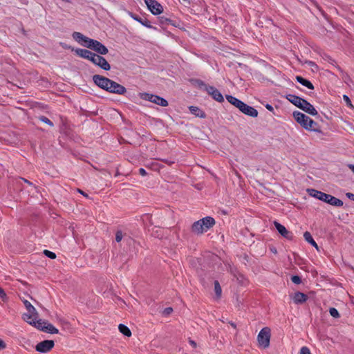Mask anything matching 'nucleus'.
Segmentation results:
<instances>
[{
  "label": "nucleus",
  "instance_id": "nucleus-1",
  "mask_svg": "<svg viewBox=\"0 0 354 354\" xmlns=\"http://www.w3.org/2000/svg\"><path fill=\"white\" fill-rule=\"evenodd\" d=\"M94 84L99 88L111 93L124 95L127 88L115 81L100 75H94L92 77Z\"/></svg>",
  "mask_w": 354,
  "mask_h": 354
},
{
  "label": "nucleus",
  "instance_id": "nucleus-2",
  "mask_svg": "<svg viewBox=\"0 0 354 354\" xmlns=\"http://www.w3.org/2000/svg\"><path fill=\"white\" fill-rule=\"evenodd\" d=\"M308 192L310 196L324 201L328 204L335 207H341L343 205V201L330 194L324 193L315 189H308Z\"/></svg>",
  "mask_w": 354,
  "mask_h": 354
},
{
  "label": "nucleus",
  "instance_id": "nucleus-3",
  "mask_svg": "<svg viewBox=\"0 0 354 354\" xmlns=\"http://www.w3.org/2000/svg\"><path fill=\"white\" fill-rule=\"evenodd\" d=\"M72 37L76 41H77L82 46L91 50H93V46H95L97 41V40L86 37L85 35L79 32H74L72 34Z\"/></svg>",
  "mask_w": 354,
  "mask_h": 354
},
{
  "label": "nucleus",
  "instance_id": "nucleus-4",
  "mask_svg": "<svg viewBox=\"0 0 354 354\" xmlns=\"http://www.w3.org/2000/svg\"><path fill=\"white\" fill-rule=\"evenodd\" d=\"M140 97L141 99H142L144 100H147V101L153 102V103L156 104L161 106H168V102L165 98H163L159 95H153V94H151V93H142L140 94Z\"/></svg>",
  "mask_w": 354,
  "mask_h": 354
},
{
  "label": "nucleus",
  "instance_id": "nucleus-5",
  "mask_svg": "<svg viewBox=\"0 0 354 354\" xmlns=\"http://www.w3.org/2000/svg\"><path fill=\"white\" fill-rule=\"evenodd\" d=\"M270 329L268 327L263 328L258 334L257 340L260 346L266 348L270 345Z\"/></svg>",
  "mask_w": 354,
  "mask_h": 354
},
{
  "label": "nucleus",
  "instance_id": "nucleus-6",
  "mask_svg": "<svg viewBox=\"0 0 354 354\" xmlns=\"http://www.w3.org/2000/svg\"><path fill=\"white\" fill-rule=\"evenodd\" d=\"M145 2L149 10L153 15H158L163 12L162 6L156 0H145Z\"/></svg>",
  "mask_w": 354,
  "mask_h": 354
},
{
  "label": "nucleus",
  "instance_id": "nucleus-7",
  "mask_svg": "<svg viewBox=\"0 0 354 354\" xmlns=\"http://www.w3.org/2000/svg\"><path fill=\"white\" fill-rule=\"evenodd\" d=\"M93 64L100 67V68L104 71H109L111 69V66L106 59L100 55H97L95 53V55L92 58L91 61Z\"/></svg>",
  "mask_w": 354,
  "mask_h": 354
},
{
  "label": "nucleus",
  "instance_id": "nucleus-8",
  "mask_svg": "<svg viewBox=\"0 0 354 354\" xmlns=\"http://www.w3.org/2000/svg\"><path fill=\"white\" fill-rule=\"evenodd\" d=\"M55 346V342L53 340H44L42 342H39L35 346V350L41 353H46L49 352Z\"/></svg>",
  "mask_w": 354,
  "mask_h": 354
},
{
  "label": "nucleus",
  "instance_id": "nucleus-9",
  "mask_svg": "<svg viewBox=\"0 0 354 354\" xmlns=\"http://www.w3.org/2000/svg\"><path fill=\"white\" fill-rule=\"evenodd\" d=\"M274 225L275 226L277 232L282 236L283 238L287 239L288 240H292L294 237L293 233L292 232L288 231L285 226L279 223V222L274 221L273 222Z\"/></svg>",
  "mask_w": 354,
  "mask_h": 354
},
{
  "label": "nucleus",
  "instance_id": "nucleus-10",
  "mask_svg": "<svg viewBox=\"0 0 354 354\" xmlns=\"http://www.w3.org/2000/svg\"><path fill=\"white\" fill-rule=\"evenodd\" d=\"M292 115L297 122L300 124L303 128L306 129L308 127V120H309V117L298 111H294Z\"/></svg>",
  "mask_w": 354,
  "mask_h": 354
},
{
  "label": "nucleus",
  "instance_id": "nucleus-11",
  "mask_svg": "<svg viewBox=\"0 0 354 354\" xmlns=\"http://www.w3.org/2000/svg\"><path fill=\"white\" fill-rule=\"evenodd\" d=\"M206 92L216 101L218 102H223L224 97L222 93L214 86H209L207 88Z\"/></svg>",
  "mask_w": 354,
  "mask_h": 354
},
{
  "label": "nucleus",
  "instance_id": "nucleus-12",
  "mask_svg": "<svg viewBox=\"0 0 354 354\" xmlns=\"http://www.w3.org/2000/svg\"><path fill=\"white\" fill-rule=\"evenodd\" d=\"M72 50L75 54L82 58L91 61L92 58L95 55V53L91 50L84 48H73Z\"/></svg>",
  "mask_w": 354,
  "mask_h": 354
},
{
  "label": "nucleus",
  "instance_id": "nucleus-13",
  "mask_svg": "<svg viewBox=\"0 0 354 354\" xmlns=\"http://www.w3.org/2000/svg\"><path fill=\"white\" fill-rule=\"evenodd\" d=\"M239 111L243 114L252 118H256L258 116V111L254 107L248 105L245 102L243 104Z\"/></svg>",
  "mask_w": 354,
  "mask_h": 354
},
{
  "label": "nucleus",
  "instance_id": "nucleus-14",
  "mask_svg": "<svg viewBox=\"0 0 354 354\" xmlns=\"http://www.w3.org/2000/svg\"><path fill=\"white\" fill-rule=\"evenodd\" d=\"M299 109L313 116L318 115V112L315 107L305 99Z\"/></svg>",
  "mask_w": 354,
  "mask_h": 354
},
{
  "label": "nucleus",
  "instance_id": "nucleus-15",
  "mask_svg": "<svg viewBox=\"0 0 354 354\" xmlns=\"http://www.w3.org/2000/svg\"><path fill=\"white\" fill-rule=\"evenodd\" d=\"M130 15L135 21L139 22L142 26H144L148 28L157 30L156 27H154L152 25H151L150 21L146 17H141L138 16V15L131 13V12L130 13Z\"/></svg>",
  "mask_w": 354,
  "mask_h": 354
},
{
  "label": "nucleus",
  "instance_id": "nucleus-16",
  "mask_svg": "<svg viewBox=\"0 0 354 354\" xmlns=\"http://www.w3.org/2000/svg\"><path fill=\"white\" fill-rule=\"evenodd\" d=\"M200 221H201L202 225L204 227L205 232L212 228L216 223L215 219L211 216L204 217L200 219Z\"/></svg>",
  "mask_w": 354,
  "mask_h": 354
},
{
  "label": "nucleus",
  "instance_id": "nucleus-17",
  "mask_svg": "<svg viewBox=\"0 0 354 354\" xmlns=\"http://www.w3.org/2000/svg\"><path fill=\"white\" fill-rule=\"evenodd\" d=\"M286 99L298 108H300L302 103L304 102V99L293 94L287 95Z\"/></svg>",
  "mask_w": 354,
  "mask_h": 354
},
{
  "label": "nucleus",
  "instance_id": "nucleus-18",
  "mask_svg": "<svg viewBox=\"0 0 354 354\" xmlns=\"http://www.w3.org/2000/svg\"><path fill=\"white\" fill-rule=\"evenodd\" d=\"M97 55H103L109 53L108 48L101 42L97 40L95 46H93V50Z\"/></svg>",
  "mask_w": 354,
  "mask_h": 354
},
{
  "label": "nucleus",
  "instance_id": "nucleus-19",
  "mask_svg": "<svg viewBox=\"0 0 354 354\" xmlns=\"http://www.w3.org/2000/svg\"><path fill=\"white\" fill-rule=\"evenodd\" d=\"M192 232L196 234H203L205 232L204 227H203L201 221L200 220L195 221L191 227Z\"/></svg>",
  "mask_w": 354,
  "mask_h": 354
},
{
  "label": "nucleus",
  "instance_id": "nucleus-20",
  "mask_svg": "<svg viewBox=\"0 0 354 354\" xmlns=\"http://www.w3.org/2000/svg\"><path fill=\"white\" fill-rule=\"evenodd\" d=\"M226 100L229 103H230L232 105L234 106L235 107L238 108L239 110L242 106L243 104L244 103L243 101L239 100L238 98L231 95H225Z\"/></svg>",
  "mask_w": 354,
  "mask_h": 354
},
{
  "label": "nucleus",
  "instance_id": "nucleus-21",
  "mask_svg": "<svg viewBox=\"0 0 354 354\" xmlns=\"http://www.w3.org/2000/svg\"><path fill=\"white\" fill-rule=\"evenodd\" d=\"M294 303L297 304H301L304 303L308 299V296L301 292H297L295 293L292 298Z\"/></svg>",
  "mask_w": 354,
  "mask_h": 354
},
{
  "label": "nucleus",
  "instance_id": "nucleus-22",
  "mask_svg": "<svg viewBox=\"0 0 354 354\" xmlns=\"http://www.w3.org/2000/svg\"><path fill=\"white\" fill-rule=\"evenodd\" d=\"M295 79L297 82H299L301 85L307 87L308 88H309L310 90H313L315 88L312 82L310 81H309L308 80L305 79L304 77L299 76V75L296 76Z\"/></svg>",
  "mask_w": 354,
  "mask_h": 354
},
{
  "label": "nucleus",
  "instance_id": "nucleus-23",
  "mask_svg": "<svg viewBox=\"0 0 354 354\" xmlns=\"http://www.w3.org/2000/svg\"><path fill=\"white\" fill-rule=\"evenodd\" d=\"M189 109L190 112L195 115L196 117L200 118H205L206 117L205 113L197 106H190Z\"/></svg>",
  "mask_w": 354,
  "mask_h": 354
},
{
  "label": "nucleus",
  "instance_id": "nucleus-24",
  "mask_svg": "<svg viewBox=\"0 0 354 354\" xmlns=\"http://www.w3.org/2000/svg\"><path fill=\"white\" fill-rule=\"evenodd\" d=\"M189 81L193 85L197 86L200 89H203L205 91H207V88L209 86L207 84H206L203 80L199 79H191Z\"/></svg>",
  "mask_w": 354,
  "mask_h": 354
},
{
  "label": "nucleus",
  "instance_id": "nucleus-25",
  "mask_svg": "<svg viewBox=\"0 0 354 354\" xmlns=\"http://www.w3.org/2000/svg\"><path fill=\"white\" fill-rule=\"evenodd\" d=\"M44 324L46 326H44V332L50 334H57L59 333L58 329L56 328L52 324H50L48 322L46 321V322L44 323Z\"/></svg>",
  "mask_w": 354,
  "mask_h": 354
},
{
  "label": "nucleus",
  "instance_id": "nucleus-26",
  "mask_svg": "<svg viewBox=\"0 0 354 354\" xmlns=\"http://www.w3.org/2000/svg\"><path fill=\"white\" fill-rule=\"evenodd\" d=\"M304 237L306 241H307L308 243H310L311 245L315 247L317 250H318V245L317 243L313 239L311 234L309 232H305L304 233Z\"/></svg>",
  "mask_w": 354,
  "mask_h": 354
},
{
  "label": "nucleus",
  "instance_id": "nucleus-27",
  "mask_svg": "<svg viewBox=\"0 0 354 354\" xmlns=\"http://www.w3.org/2000/svg\"><path fill=\"white\" fill-rule=\"evenodd\" d=\"M158 20L160 21V24H162V25H169V24H171L173 26H175V27L177 26V25L176 24V21H172L171 19L167 18V17H166L165 16L159 17H158Z\"/></svg>",
  "mask_w": 354,
  "mask_h": 354
},
{
  "label": "nucleus",
  "instance_id": "nucleus-28",
  "mask_svg": "<svg viewBox=\"0 0 354 354\" xmlns=\"http://www.w3.org/2000/svg\"><path fill=\"white\" fill-rule=\"evenodd\" d=\"M308 127H307L306 130L313 131H315V132L321 131L319 129L317 128V127L318 126V124L316 122H315L310 118H309V120H308Z\"/></svg>",
  "mask_w": 354,
  "mask_h": 354
},
{
  "label": "nucleus",
  "instance_id": "nucleus-29",
  "mask_svg": "<svg viewBox=\"0 0 354 354\" xmlns=\"http://www.w3.org/2000/svg\"><path fill=\"white\" fill-rule=\"evenodd\" d=\"M118 329L120 332L123 334L126 337H131V332L129 327H127L126 325L120 324L118 326Z\"/></svg>",
  "mask_w": 354,
  "mask_h": 354
},
{
  "label": "nucleus",
  "instance_id": "nucleus-30",
  "mask_svg": "<svg viewBox=\"0 0 354 354\" xmlns=\"http://www.w3.org/2000/svg\"><path fill=\"white\" fill-rule=\"evenodd\" d=\"M35 315H36L30 313H24L23 315V319L25 322L32 326V322L35 321V317H33Z\"/></svg>",
  "mask_w": 354,
  "mask_h": 354
},
{
  "label": "nucleus",
  "instance_id": "nucleus-31",
  "mask_svg": "<svg viewBox=\"0 0 354 354\" xmlns=\"http://www.w3.org/2000/svg\"><path fill=\"white\" fill-rule=\"evenodd\" d=\"M46 322V321H43L42 319H39L37 321L35 320V322H32V326L36 327L38 330L44 331V326H46L44 323Z\"/></svg>",
  "mask_w": 354,
  "mask_h": 354
},
{
  "label": "nucleus",
  "instance_id": "nucleus-32",
  "mask_svg": "<svg viewBox=\"0 0 354 354\" xmlns=\"http://www.w3.org/2000/svg\"><path fill=\"white\" fill-rule=\"evenodd\" d=\"M24 304L28 313L37 315L35 308L28 301L24 300Z\"/></svg>",
  "mask_w": 354,
  "mask_h": 354
},
{
  "label": "nucleus",
  "instance_id": "nucleus-33",
  "mask_svg": "<svg viewBox=\"0 0 354 354\" xmlns=\"http://www.w3.org/2000/svg\"><path fill=\"white\" fill-rule=\"evenodd\" d=\"M214 292L217 298H220L222 293V289L220 286L218 281L216 280L214 282Z\"/></svg>",
  "mask_w": 354,
  "mask_h": 354
},
{
  "label": "nucleus",
  "instance_id": "nucleus-34",
  "mask_svg": "<svg viewBox=\"0 0 354 354\" xmlns=\"http://www.w3.org/2000/svg\"><path fill=\"white\" fill-rule=\"evenodd\" d=\"M37 118L41 122H42L45 123V124L49 125L50 127H53L54 126L53 122L50 120H49L47 117H46L44 115H40Z\"/></svg>",
  "mask_w": 354,
  "mask_h": 354
},
{
  "label": "nucleus",
  "instance_id": "nucleus-35",
  "mask_svg": "<svg viewBox=\"0 0 354 354\" xmlns=\"http://www.w3.org/2000/svg\"><path fill=\"white\" fill-rule=\"evenodd\" d=\"M329 313H330V315L334 318H339L340 317V315H339L338 310L335 308H333V307L330 308Z\"/></svg>",
  "mask_w": 354,
  "mask_h": 354
},
{
  "label": "nucleus",
  "instance_id": "nucleus-36",
  "mask_svg": "<svg viewBox=\"0 0 354 354\" xmlns=\"http://www.w3.org/2000/svg\"><path fill=\"white\" fill-rule=\"evenodd\" d=\"M43 252L45 254V256H46L47 257H48L51 259H55L56 258V254L53 252H51L48 250H44Z\"/></svg>",
  "mask_w": 354,
  "mask_h": 354
},
{
  "label": "nucleus",
  "instance_id": "nucleus-37",
  "mask_svg": "<svg viewBox=\"0 0 354 354\" xmlns=\"http://www.w3.org/2000/svg\"><path fill=\"white\" fill-rule=\"evenodd\" d=\"M343 100H344V102L346 103V104L348 107H350V108H353V107L352 102H351V99L349 98V97L348 95H343Z\"/></svg>",
  "mask_w": 354,
  "mask_h": 354
},
{
  "label": "nucleus",
  "instance_id": "nucleus-38",
  "mask_svg": "<svg viewBox=\"0 0 354 354\" xmlns=\"http://www.w3.org/2000/svg\"><path fill=\"white\" fill-rule=\"evenodd\" d=\"M291 281L295 284H299L301 283V279L298 275L292 276Z\"/></svg>",
  "mask_w": 354,
  "mask_h": 354
},
{
  "label": "nucleus",
  "instance_id": "nucleus-39",
  "mask_svg": "<svg viewBox=\"0 0 354 354\" xmlns=\"http://www.w3.org/2000/svg\"><path fill=\"white\" fill-rule=\"evenodd\" d=\"M123 238L122 232L121 230H118L115 233V241L119 243L122 241Z\"/></svg>",
  "mask_w": 354,
  "mask_h": 354
},
{
  "label": "nucleus",
  "instance_id": "nucleus-40",
  "mask_svg": "<svg viewBox=\"0 0 354 354\" xmlns=\"http://www.w3.org/2000/svg\"><path fill=\"white\" fill-rule=\"evenodd\" d=\"M173 312V308L171 307L165 308L162 311V315L165 316L169 315Z\"/></svg>",
  "mask_w": 354,
  "mask_h": 354
},
{
  "label": "nucleus",
  "instance_id": "nucleus-41",
  "mask_svg": "<svg viewBox=\"0 0 354 354\" xmlns=\"http://www.w3.org/2000/svg\"><path fill=\"white\" fill-rule=\"evenodd\" d=\"M300 354H311L310 349L307 346H303L300 349Z\"/></svg>",
  "mask_w": 354,
  "mask_h": 354
},
{
  "label": "nucleus",
  "instance_id": "nucleus-42",
  "mask_svg": "<svg viewBox=\"0 0 354 354\" xmlns=\"http://www.w3.org/2000/svg\"><path fill=\"white\" fill-rule=\"evenodd\" d=\"M0 298L2 299V300L5 301L6 299V294L4 291V290L0 287Z\"/></svg>",
  "mask_w": 354,
  "mask_h": 354
},
{
  "label": "nucleus",
  "instance_id": "nucleus-43",
  "mask_svg": "<svg viewBox=\"0 0 354 354\" xmlns=\"http://www.w3.org/2000/svg\"><path fill=\"white\" fill-rule=\"evenodd\" d=\"M138 173L140 175L142 176H145L147 174V171L144 168H140L138 170Z\"/></svg>",
  "mask_w": 354,
  "mask_h": 354
},
{
  "label": "nucleus",
  "instance_id": "nucleus-44",
  "mask_svg": "<svg viewBox=\"0 0 354 354\" xmlns=\"http://www.w3.org/2000/svg\"><path fill=\"white\" fill-rule=\"evenodd\" d=\"M6 347V343L0 339V350L4 349Z\"/></svg>",
  "mask_w": 354,
  "mask_h": 354
},
{
  "label": "nucleus",
  "instance_id": "nucleus-45",
  "mask_svg": "<svg viewBox=\"0 0 354 354\" xmlns=\"http://www.w3.org/2000/svg\"><path fill=\"white\" fill-rule=\"evenodd\" d=\"M346 196L351 200L354 201V194L348 192L346 194Z\"/></svg>",
  "mask_w": 354,
  "mask_h": 354
},
{
  "label": "nucleus",
  "instance_id": "nucleus-46",
  "mask_svg": "<svg viewBox=\"0 0 354 354\" xmlns=\"http://www.w3.org/2000/svg\"><path fill=\"white\" fill-rule=\"evenodd\" d=\"M266 108L268 111H274V109H273L272 106V105H270V104H267L266 105Z\"/></svg>",
  "mask_w": 354,
  "mask_h": 354
},
{
  "label": "nucleus",
  "instance_id": "nucleus-47",
  "mask_svg": "<svg viewBox=\"0 0 354 354\" xmlns=\"http://www.w3.org/2000/svg\"><path fill=\"white\" fill-rule=\"evenodd\" d=\"M189 343L194 348L196 347V342L192 339L189 340Z\"/></svg>",
  "mask_w": 354,
  "mask_h": 354
},
{
  "label": "nucleus",
  "instance_id": "nucleus-48",
  "mask_svg": "<svg viewBox=\"0 0 354 354\" xmlns=\"http://www.w3.org/2000/svg\"><path fill=\"white\" fill-rule=\"evenodd\" d=\"M162 161H163L164 162L168 164L169 165H171V164L174 163L173 161H169V160H168L167 159H162Z\"/></svg>",
  "mask_w": 354,
  "mask_h": 354
},
{
  "label": "nucleus",
  "instance_id": "nucleus-49",
  "mask_svg": "<svg viewBox=\"0 0 354 354\" xmlns=\"http://www.w3.org/2000/svg\"><path fill=\"white\" fill-rule=\"evenodd\" d=\"M78 192H79V193H80L81 194H82L83 196H86V197H87V196H88V195H87L86 193H84V192L82 190H81V189H78Z\"/></svg>",
  "mask_w": 354,
  "mask_h": 354
},
{
  "label": "nucleus",
  "instance_id": "nucleus-50",
  "mask_svg": "<svg viewBox=\"0 0 354 354\" xmlns=\"http://www.w3.org/2000/svg\"><path fill=\"white\" fill-rule=\"evenodd\" d=\"M348 167L351 169L352 171L354 172V164L348 165Z\"/></svg>",
  "mask_w": 354,
  "mask_h": 354
},
{
  "label": "nucleus",
  "instance_id": "nucleus-51",
  "mask_svg": "<svg viewBox=\"0 0 354 354\" xmlns=\"http://www.w3.org/2000/svg\"><path fill=\"white\" fill-rule=\"evenodd\" d=\"M21 180H23L25 183H28V185H32V183H30L29 180L21 178Z\"/></svg>",
  "mask_w": 354,
  "mask_h": 354
},
{
  "label": "nucleus",
  "instance_id": "nucleus-52",
  "mask_svg": "<svg viewBox=\"0 0 354 354\" xmlns=\"http://www.w3.org/2000/svg\"><path fill=\"white\" fill-rule=\"evenodd\" d=\"M230 325L234 327V328H236V324L234 323V322H230Z\"/></svg>",
  "mask_w": 354,
  "mask_h": 354
},
{
  "label": "nucleus",
  "instance_id": "nucleus-53",
  "mask_svg": "<svg viewBox=\"0 0 354 354\" xmlns=\"http://www.w3.org/2000/svg\"><path fill=\"white\" fill-rule=\"evenodd\" d=\"M63 1H65V2H67V3H70L71 2V0H62Z\"/></svg>",
  "mask_w": 354,
  "mask_h": 354
},
{
  "label": "nucleus",
  "instance_id": "nucleus-54",
  "mask_svg": "<svg viewBox=\"0 0 354 354\" xmlns=\"http://www.w3.org/2000/svg\"><path fill=\"white\" fill-rule=\"evenodd\" d=\"M272 252H277V250H272Z\"/></svg>",
  "mask_w": 354,
  "mask_h": 354
},
{
  "label": "nucleus",
  "instance_id": "nucleus-55",
  "mask_svg": "<svg viewBox=\"0 0 354 354\" xmlns=\"http://www.w3.org/2000/svg\"><path fill=\"white\" fill-rule=\"evenodd\" d=\"M272 252H277V250H272Z\"/></svg>",
  "mask_w": 354,
  "mask_h": 354
}]
</instances>
